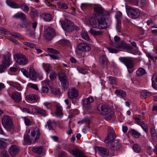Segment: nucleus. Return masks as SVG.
Listing matches in <instances>:
<instances>
[{
    "mask_svg": "<svg viewBox=\"0 0 157 157\" xmlns=\"http://www.w3.org/2000/svg\"><path fill=\"white\" fill-rule=\"evenodd\" d=\"M96 17H99L101 19L110 24L111 20L110 16V13L105 10L100 6H96L94 8Z\"/></svg>",
    "mask_w": 157,
    "mask_h": 157,
    "instance_id": "obj_1",
    "label": "nucleus"
},
{
    "mask_svg": "<svg viewBox=\"0 0 157 157\" xmlns=\"http://www.w3.org/2000/svg\"><path fill=\"white\" fill-rule=\"evenodd\" d=\"M89 20L93 27L99 29H104L108 28L111 24L100 18L96 17H90Z\"/></svg>",
    "mask_w": 157,
    "mask_h": 157,
    "instance_id": "obj_2",
    "label": "nucleus"
},
{
    "mask_svg": "<svg viewBox=\"0 0 157 157\" xmlns=\"http://www.w3.org/2000/svg\"><path fill=\"white\" fill-rule=\"evenodd\" d=\"M100 113L105 116V118L107 120H110L114 116V113L108 105L100 104L97 107Z\"/></svg>",
    "mask_w": 157,
    "mask_h": 157,
    "instance_id": "obj_3",
    "label": "nucleus"
},
{
    "mask_svg": "<svg viewBox=\"0 0 157 157\" xmlns=\"http://www.w3.org/2000/svg\"><path fill=\"white\" fill-rule=\"evenodd\" d=\"M2 124L7 131H11L14 129L12 119L9 115H4L3 116L2 119Z\"/></svg>",
    "mask_w": 157,
    "mask_h": 157,
    "instance_id": "obj_4",
    "label": "nucleus"
},
{
    "mask_svg": "<svg viewBox=\"0 0 157 157\" xmlns=\"http://www.w3.org/2000/svg\"><path fill=\"white\" fill-rule=\"evenodd\" d=\"M119 60L126 66L129 73H132L133 70H129V69H132L135 65V63L133 59L128 57H121L119 58Z\"/></svg>",
    "mask_w": 157,
    "mask_h": 157,
    "instance_id": "obj_5",
    "label": "nucleus"
},
{
    "mask_svg": "<svg viewBox=\"0 0 157 157\" xmlns=\"http://www.w3.org/2000/svg\"><path fill=\"white\" fill-rule=\"evenodd\" d=\"M126 10L128 16L132 19H137L140 15V11L138 9L128 6Z\"/></svg>",
    "mask_w": 157,
    "mask_h": 157,
    "instance_id": "obj_6",
    "label": "nucleus"
},
{
    "mask_svg": "<svg viewBox=\"0 0 157 157\" xmlns=\"http://www.w3.org/2000/svg\"><path fill=\"white\" fill-rule=\"evenodd\" d=\"M10 56L11 55L9 53L4 55V59L2 61V64L0 65V73L4 72L10 66L11 63Z\"/></svg>",
    "mask_w": 157,
    "mask_h": 157,
    "instance_id": "obj_7",
    "label": "nucleus"
},
{
    "mask_svg": "<svg viewBox=\"0 0 157 157\" xmlns=\"http://www.w3.org/2000/svg\"><path fill=\"white\" fill-rule=\"evenodd\" d=\"M56 35L55 31L52 28L49 27L44 29L43 36L46 40H51Z\"/></svg>",
    "mask_w": 157,
    "mask_h": 157,
    "instance_id": "obj_8",
    "label": "nucleus"
},
{
    "mask_svg": "<svg viewBox=\"0 0 157 157\" xmlns=\"http://www.w3.org/2000/svg\"><path fill=\"white\" fill-rule=\"evenodd\" d=\"M59 79L61 83L62 88L66 90L69 86V82L66 75L64 72H60L58 75Z\"/></svg>",
    "mask_w": 157,
    "mask_h": 157,
    "instance_id": "obj_9",
    "label": "nucleus"
},
{
    "mask_svg": "<svg viewBox=\"0 0 157 157\" xmlns=\"http://www.w3.org/2000/svg\"><path fill=\"white\" fill-rule=\"evenodd\" d=\"M61 26L63 29L67 32H70L74 29L73 23L70 20L60 21Z\"/></svg>",
    "mask_w": 157,
    "mask_h": 157,
    "instance_id": "obj_10",
    "label": "nucleus"
},
{
    "mask_svg": "<svg viewBox=\"0 0 157 157\" xmlns=\"http://www.w3.org/2000/svg\"><path fill=\"white\" fill-rule=\"evenodd\" d=\"M108 134L107 137L104 140L105 143L109 144H112L113 142L115 140L116 137V135L114 130L113 129L110 127H109L108 129Z\"/></svg>",
    "mask_w": 157,
    "mask_h": 157,
    "instance_id": "obj_11",
    "label": "nucleus"
},
{
    "mask_svg": "<svg viewBox=\"0 0 157 157\" xmlns=\"http://www.w3.org/2000/svg\"><path fill=\"white\" fill-rule=\"evenodd\" d=\"M16 62L20 65H25L28 63V60L26 57L21 53H17L14 56Z\"/></svg>",
    "mask_w": 157,
    "mask_h": 157,
    "instance_id": "obj_12",
    "label": "nucleus"
},
{
    "mask_svg": "<svg viewBox=\"0 0 157 157\" xmlns=\"http://www.w3.org/2000/svg\"><path fill=\"white\" fill-rule=\"evenodd\" d=\"M32 140L34 143H35L39 140L40 136V129L37 127H33L30 134Z\"/></svg>",
    "mask_w": 157,
    "mask_h": 157,
    "instance_id": "obj_13",
    "label": "nucleus"
},
{
    "mask_svg": "<svg viewBox=\"0 0 157 157\" xmlns=\"http://www.w3.org/2000/svg\"><path fill=\"white\" fill-rule=\"evenodd\" d=\"M67 94L68 98L72 100L73 103V99L74 98L77 97L79 95L78 90L75 88H73L70 90Z\"/></svg>",
    "mask_w": 157,
    "mask_h": 157,
    "instance_id": "obj_14",
    "label": "nucleus"
},
{
    "mask_svg": "<svg viewBox=\"0 0 157 157\" xmlns=\"http://www.w3.org/2000/svg\"><path fill=\"white\" fill-rule=\"evenodd\" d=\"M94 99L92 97H89L88 98L84 99L83 100L82 105L83 107L86 109H88L91 108L90 104L93 102Z\"/></svg>",
    "mask_w": 157,
    "mask_h": 157,
    "instance_id": "obj_15",
    "label": "nucleus"
},
{
    "mask_svg": "<svg viewBox=\"0 0 157 157\" xmlns=\"http://www.w3.org/2000/svg\"><path fill=\"white\" fill-rule=\"evenodd\" d=\"M96 149L98 151L99 155L102 157H107L109 154V151L106 148L101 147H97Z\"/></svg>",
    "mask_w": 157,
    "mask_h": 157,
    "instance_id": "obj_16",
    "label": "nucleus"
},
{
    "mask_svg": "<svg viewBox=\"0 0 157 157\" xmlns=\"http://www.w3.org/2000/svg\"><path fill=\"white\" fill-rule=\"evenodd\" d=\"M69 152L75 157H86L84 153L78 148L71 150Z\"/></svg>",
    "mask_w": 157,
    "mask_h": 157,
    "instance_id": "obj_17",
    "label": "nucleus"
},
{
    "mask_svg": "<svg viewBox=\"0 0 157 157\" xmlns=\"http://www.w3.org/2000/svg\"><path fill=\"white\" fill-rule=\"evenodd\" d=\"M10 97L15 102H19L21 100V94L17 92H13L11 94H9Z\"/></svg>",
    "mask_w": 157,
    "mask_h": 157,
    "instance_id": "obj_18",
    "label": "nucleus"
},
{
    "mask_svg": "<svg viewBox=\"0 0 157 157\" xmlns=\"http://www.w3.org/2000/svg\"><path fill=\"white\" fill-rule=\"evenodd\" d=\"M77 48L78 50L84 51H88L90 49L89 45L84 43H79Z\"/></svg>",
    "mask_w": 157,
    "mask_h": 157,
    "instance_id": "obj_19",
    "label": "nucleus"
},
{
    "mask_svg": "<svg viewBox=\"0 0 157 157\" xmlns=\"http://www.w3.org/2000/svg\"><path fill=\"white\" fill-rule=\"evenodd\" d=\"M110 149L113 151L118 150L121 147V145L118 140H115L113 142L110 144Z\"/></svg>",
    "mask_w": 157,
    "mask_h": 157,
    "instance_id": "obj_20",
    "label": "nucleus"
},
{
    "mask_svg": "<svg viewBox=\"0 0 157 157\" xmlns=\"http://www.w3.org/2000/svg\"><path fill=\"white\" fill-rule=\"evenodd\" d=\"M39 99L37 95L31 94L27 95L25 97L26 100L28 101H31L33 102H36Z\"/></svg>",
    "mask_w": 157,
    "mask_h": 157,
    "instance_id": "obj_21",
    "label": "nucleus"
},
{
    "mask_svg": "<svg viewBox=\"0 0 157 157\" xmlns=\"http://www.w3.org/2000/svg\"><path fill=\"white\" fill-rule=\"evenodd\" d=\"M19 149L16 145H12L9 149V153L12 156H15L19 152Z\"/></svg>",
    "mask_w": 157,
    "mask_h": 157,
    "instance_id": "obj_22",
    "label": "nucleus"
},
{
    "mask_svg": "<svg viewBox=\"0 0 157 157\" xmlns=\"http://www.w3.org/2000/svg\"><path fill=\"white\" fill-rule=\"evenodd\" d=\"M29 77L32 80L36 81L37 75L35 71L32 67H30L29 70Z\"/></svg>",
    "mask_w": 157,
    "mask_h": 157,
    "instance_id": "obj_23",
    "label": "nucleus"
},
{
    "mask_svg": "<svg viewBox=\"0 0 157 157\" xmlns=\"http://www.w3.org/2000/svg\"><path fill=\"white\" fill-rule=\"evenodd\" d=\"M32 111L34 112L35 113L40 114L43 116H47L46 111L40 108H33Z\"/></svg>",
    "mask_w": 157,
    "mask_h": 157,
    "instance_id": "obj_24",
    "label": "nucleus"
},
{
    "mask_svg": "<svg viewBox=\"0 0 157 157\" xmlns=\"http://www.w3.org/2000/svg\"><path fill=\"white\" fill-rule=\"evenodd\" d=\"M32 151L34 153L38 155H41L45 152L44 149L42 146L39 147H34L33 148Z\"/></svg>",
    "mask_w": 157,
    "mask_h": 157,
    "instance_id": "obj_25",
    "label": "nucleus"
},
{
    "mask_svg": "<svg viewBox=\"0 0 157 157\" xmlns=\"http://www.w3.org/2000/svg\"><path fill=\"white\" fill-rule=\"evenodd\" d=\"M13 18H20L22 20L24 21L26 19V16L22 12H18L14 15Z\"/></svg>",
    "mask_w": 157,
    "mask_h": 157,
    "instance_id": "obj_26",
    "label": "nucleus"
},
{
    "mask_svg": "<svg viewBox=\"0 0 157 157\" xmlns=\"http://www.w3.org/2000/svg\"><path fill=\"white\" fill-rule=\"evenodd\" d=\"M41 17L44 21L47 22L50 21L52 18L51 15L47 13H43L41 15Z\"/></svg>",
    "mask_w": 157,
    "mask_h": 157,
    "instance_id": "obj_27",
    "label": "nucleus"
},
{
    "mask_svg": "<svg viewBox=\"0 0 157 157\" xmlns=\"http://www.w3.org/2000/svg\"><path fill=\"white\" fill-rule=\"evenodd\" d=\"M47 124L50 130H53L56 126V123L54 121L49 120L47 122Z\"/></svg>",
    "mask_w": 157,
    "mask_h": 157,
    "instance_id": "obj_28",
    "label": "nucleus"
},
{
    "mask_svg": "<svg viewBox=\"0 0 157 157\" xmlns=\"http://www.w3.org/2000/svg\"><path fill=\"white\" fill-rule=\"evenodd\" d=\"M62 110L63 109L61 106L59 105H57L56 112V115L59 117H62L63 115Z\"/></svg>",
    "mask_w": 157,
    "mask_h": 157,
    "instance_id": "obj_29",
    "label": "nucleus"
},
{
    "mask_svg": "<svg viewBox=\"0 0 157 157\" xmlns=\"http://www.w3.org/2000/svg\"><path fill=\"white\" fill-rule=\"evenodd\" d=\"M6 2L8 6L11 8L15 9L19 8V6L15 2L9 0H6Z\"/></svg>",
    "mask_w": 157,
    "mask_h": 157,
    "instance_id": "obj_30",
    "label": "nucleus"
},
{
    "mask_svg": "<svg viewBox=\"0 0 157 157\" xmlns=\"http://www.w3.org/2000/svg\"><path fill=\"white\" fill-rule=\"evenodd\" d=\"M114 92L117 95L120 96L122 98H125L126 95V92L121 90H117Z\"/></svg>",
    "mask_w": 157,
    "mask_h": 157,
    "instance_id": "obj_31",
    "label": "nucleus"
},
{
    "mask_svg": "<svg viewBox=\"0 0 157 157\" xmlns=\"http://www.w3.org/2000/svg\"><path fill=\"white\" fill-rule=\"evenodd\" d=\"M99 62L100 64L102 67H104L106 65L107 61L105 55H103L100 56L99 59Z\"/></svg>",
    "mask_w": 157,
    "mask_h": 157,
    "instance_id": "obj_32",
    "label": "nucleus"
},
{
    "mask_svg": "<svg viewBox=\"0 0 157 157\" xmlns=\"http://www.w3.org/2000/svg\"><path fill=\"white\" fill-rule=\"evenodd\" d=\"M147 72L142 67L139 68L136 71V75L138 76H141L146 74Z\"/></svg>",
    "mask_w": 157,
    "mask_h": 157,
    "instance_id": "obj_33",
    "label": "nucleus"
},
{
    "mask_svg": "<svg viewBox=\"0 0 157 157\" xmlns=\"http://www.w3.org/2000/svg\"><path fill=\"white\" fill-rule=\"evenodd\" d=\"M81 35L83 39L87 41L90 40L87 32L84 29L82 30L81 33Z\"/></svg>",
    "mask_w": 157,
    "mask_h": 157,
    "instance_id": "obj_34",
    "label": "nucleus"
},
{
    "mask_svg": "<svg viewBox=\"0 0 157 157\" xmlns=\"http://www.w3.org/2000/svg\"><path fill=\"white\" fill-rule=\"evenodd\" d=\"M116 47L117 48H125L128 47V46L126 43L124 41H121L117 42L115 45Z\"/></svg>",
    "mask_w": 157,
    "mask_h": 157,
    "instance_id": "obj_35",
    "label": "nucleus"
},
{
    "mask_svg": "<svg viewBox=\"0 0 157 157\" xmlns=\"http://www.w3.org/2000/svg\"><path fill=\"white\" fill-rule=\"evenodd\" d=\"M108 79L109 83L113 86V87L117 85V80L115 78L112 76H109Z\"/></svg>",
    "mask_w": 157,
    "mask_h": 157,
    "instance_id": "obj_36",
    "label": "nucleus"
},
{
    "mask_svg": "<svg viewBox=\"0 0 157 157\" xmlns=\"http://www.w3.org/2000/svg\"><path fill=\"white\" fill-rule=\"evenodd\" d=\"M129 132L132 136L136 138H139L140 136V134L135 130L132 129L129 130Z\"/></svg>",
    "mask_w": 157,
    "mask_h": 157,
    "instance_id": "obj_37",
    "label": "nucleus"
},
{
    "mask_svg": "<svg viewBox=\"0 0 157 157\" xmlns=\"http://www.w3.org/2000/svg\"><path fill=\"white\" fill-rule=\"evenodd\" d=\"M57 6L60 9H67L68 8L67 4L64 2H59L57 3Z\"/></svg>",
    "mask_w": 157,
    "mask_h": 157,
    "instance_id": "obj_38",
    "label": "nucleus"
},
{
    "mask_svg": "<svg viewBox=\"0 0 157 157\" xmlns=\"http://www.w3.org/2000/svg\"><path fill=\"white\" fill-rule=\"evenodd\" d=\"M151 95V92H147L144 90L142 91L140 93V96L142 98H145L147 97H149Z\"/></svg>",
    "mask_w": 157,
    "mask_h": 157,
    "instance_id": "obj_39",
    "label": "nucleus"
},
{
    "mask_svg": "<svg viewBox=\"0 0 157 157\" xmlns=\"http://www.w3.org/2000/svg\"><path fill=\"white\" fill-rule=\"evenodd\" d=\"M10 85L19 91H20L22 89L21 85L17 82H11Z\"/></svg>",
    "mask_w": 157,
    "mask_h": 157,
    "instance_id": "obj_40",
    "label": "nucleus"
},
{
    "mask_svg": "<svg viewBox=\"0 0 157 157\" xmlns=\"http://www.w3.org/2000/svg\"><path fill=\"white\" fill-rule=\"evenodd\" d=\"M90 33L94 35H102V32L100 31H95L92 29H91L90 30Z\"/></svg>",
    "mask_w": 157,
    "mask_h": 157,
    "instance_id": "obj_41",
    "label": "nucleus"
},
{
    "mask_svg": "<svg viewBox=\"0 0 157 157\" xmlns=\"http://www.w3.org/2000/svg\"><path fill=\"white\" fill-rule=\"evenodd\" d=\"M19 8L25 12H28L29 10V7L26 4H20L19 6Z\"/></svg>",
    "mask_w": 157,
    "mask_h": 157,
    "instance_id": "obj_42",
    "label": "nucleus"
},
{
    "mask_svg": "<svg viewBox=\"0 0 157 157\" xmlns=\"http://www.w3.org/2000/svg\"><path fill=\"white\" fill-rule=\"evenodd\" d=\"M43 66L45 71L48 74L50 71V65L48 64L43 63Z\"/></svg>",
    "mask_w": 157,
    "mask_h": 157,
    "instance_id": "obj_43",
    "label": "nucleus"
},
{
    "mask_svg": "<svg viewBox=\"0 0 157 157\" xmlns=\"http://www.w3.org/2000/svg\"><path fill=\"white\" fill-rule=\"evenodd\" d=\"M57 74L56 72L54 71H52L50 72L49 78L52 81H53L56 77Z\"/></svg>",
    "mask_w": 157,
    "mask_h": 157,
    "instance_id": "obj_44",
    "label": "nucleus"
},
{
    "mask_svg": "<svg viewBox=\"0 0 157 157\" xmlns=\"http://www.w3.org/2000/svg\"><path fill=\"white\" fill-rule=\"evenodd\" d=\"M133 149L134 151L136 153H139L141 150V147L137 144H135L133 145Z\"/></svg>",
    "mask_w": 157,
    "mask_h": 157,
    "instance_id": "obj_45",
    "label": "nucleus"
},
{
    "mask_svg": "<svg viewBox=\"0 0 157 157\" xmlns=\"http://www.w3.org/2000/svg\"><path fill=\"white\" fill-rule=\"evenodd\" d=\"M23 44L31 48H34L36 46V45L35 44L29 42H24L23 43Z\"/></svg>",
    "mask_w": 157,
    "mask_h": 157,
    "instance_id": "obj_46",
    "label": "nucleus"
},
{
    "mask_svg": "<svg viewBox=\"0 0 157 157\" xmlns=\"http://www.w3.org/2000/svg\"><path fill=\"white\" fill-rule=\"evenodd\" d=\"M140 125L146 132H148V127L147 124L143 122H141L140 123Z\"/></svg>",
    "mask_w": 157,
    "mask_h": 157,
    "instance_id": "obj_47",
    "label": "nucleus"
},
{
    "mask_svg": "<svg viewBox=\"0 0 157 157\" xmlns=\"http://www.w3.org/2000/svg\"><path fill=\"white\" fill-rule=\"evenodd\" d=\"M24 138L25 141H26L27 142L29 143L30 144L31 143L32 141H33V140H32L31 138V139L30 138V136L28 135H25Z\"/></svg>",
    "mask_w": 157,
    "mask_h": 157,
    "instance_id": "obj_48",
    "label": "nucleus"
},
{
    "mask_svg": "<svg viewBox=\"0 0 157 157\" xmlns=\"http://www.w3.org/2000/svg\"><path fill=\"white\" fill-rule=\"evenodd\" d=\"M47 50L50 53H51L55 54H59V52L56 50H55L53 48H48Z\"/></svg>",
    "mask_w": 157,
    "mask_h": 157,
    "instance_id": "obj_49",
    "label": "nucleus"
},
{
    "mask_svg": "<svg viewBox=\"0 0 157 157\" xmlns=\"http://www.w3.org/2000/svg\"><path fill=\"white\" fill-rule=\"evenodd\" d=\"M151 133L152 136L154 138H153L155 140H156V133L155 129L154 128H151Z\"/></svg>",
    "mask_w": 157,
    "mask_h": 157,
    "instance_id": "obj_50",
    "label": "nucleus"
},
{
    "mask_svg": "<svg viewBox=\"0 0 157 157\" xmlns=\"http://www.w3.org/2000/svg\"><path fill=\"white\" fill-rule=\"evenodd\" d=\"M21 71L26 77H29V72H28L27 70L24 68H21Z\"/></svg>",
    "mask_w": 157,
    "mask_h": 157,
    "instance_id": "obj_51",
    "label": "nucleus"
},
{
    "mask_svg": "<svg viewBox=\"0 0 157 157\" xmlns=\"http://www.w3.org/2000/svg\"><path fill=\"white\" fill-rule=\"evenodd\" d=\"M28 86L30 88L35 90H38V88L36 84L32 83H29Z\"/></svg>",
    "mask_w": 157,
    "mask_h": 157,
    "instance_id": "obj_52",
    "label": "nucleus"
},
{
    "mask_svg": "<svg viewBox=\"0 0 157 157\" xmlns=\"http://www.w3.org/2000/svg\"><path fill=\"white\" fill-rule=\"evenodd\" d=\"M61 43L62 44L65 45H70L71 44L70 42L67 40L63 39L61 41Z\"/></svg>",
    "mask_w": 157,
    "mask_h": 157,
    "instance_id": "obj_53",
    "label": "nucleus"
},
{
    "mask_svg": "<svg viewBox=\"0 0 157 157\" xmlns=\"http://www.w3.org/2000/svg\"><path fill=\"white\" fill-rule=\"evenodd\" d=\"M90 5L87 3H83L81 5V8L82 10H84L88 8Z\"/></svg>",
    "mask_w": 157,
    "mask_h": 157,
    "instance_id": "obj_54",
    "label": "nucleus"
},
{
    "mask_svg": "<svg viewBox=\"0 0 157 157\" xmlns=\"http://www.w3.org/2000/svg\"><path fill=\"white\" fill-rule=\"evenodd\" d=\"M6 142L2 140H0V148L1 149L6 148L7 147Z\"/></svg>",
    "mask_w": 157,
    "mask_h": 157,
    "instance_id": "obj_55",
    "label": "nucleus"
},
{
    "mask_svg": "<svg viewBox=\"0 0 157 157\" xmlns=\"http://www.w3.org/2000/svg\"><path fill=\"white\" fill-rule=\"evenodd\" d=\"M12 36L16 38H21V36L19 34H18L16 33H12L10 34Z\"/></svg>",
    "mask_w": 157,
    "mask_h": 157,
    "instance_id": "obj_56",
    "label": "nucleus"
},
{
    "mask_svg": "<svg viewBox=\"0 0 157 157\" xmlns=\"http://www.w3.org/2000/svg\"><path fill=\"white\" fill-rule=\"evenodd\" d=\"M1 156L2 157H9L8 152L5 150H3L1 152Z\"/></svg>",
    "mask_w": 157,
    "mask_h": 157,
    "instance_id": "obj_57",
    "label": "nucleus"
},
{
    "mask_svg": "<svg viewBox=\"0 0 157 157\" xmlns=\"http://www.w3.org/2000/svg\"><path fill=\"white\" fill-rule=\"evenodd\" d=\"M29 23L27 22H23L20 24V26L22 28L27 27Z\"/></svg>",
    "mask_w": 157,
    "mask_h": 157,
    "instance_id": "obj_58",
    "label": "nucleus"
},
{
    "mask_svg": "<svg viewBox=\"0 0 157 157\" xmlns=\"http://www.w3.org/2000/svg\"><path fill=\"white\" fill-rule=\"evenodd\" d=\"M25 123L26 126H29L31 124V122L30 120L26 117L24 118Z\"/></svg>",
    "mask_w": 157,
    "mask_h": 157,
    "instance_id": "obj_59",
    "label": "nucleus"
},
{
    "mask_svg": "<svg viewBox=\"0 0 157 157\" xmlns=\"http://www.w3.org/2000/svg\"><path fill=\"white\" fill-rule=\"evenodd\" d=\"M49 91L48 87H43L41 88V92L43 94H46Z\"/></svg>",
    "mask_w": 157,
    "mask_h": 157,
    "instance_id": "obj_60",
    "label": "nucleus"
},
{
    "mask_svg": "<svg viewBox=\"0 0 157 157\" xmlns=\"http://www.w3.org/2000/svg\"><path fill=\"white\" fill-rule=\"evenodd\" d=\"M44 105L48 109H50L52 106L51 103L50 102H45L44 103Z\"/></svg>",
    "mask_w": 157,
    "mask_h": 157,
    "instance_id": "obj_61",
    "label": "nucleus"
},
{
    "mask_svg": "<svg viewBox=\"0 0 157 157\" xmlns=\"http://www.w3.org/2000/svg\"><path fill=\"white\" fill-rule=\"evenodd\" d=\"M31 13L32 15L34 17H36L38 16V13L37 10H33L31 11Z\"/></svg>",
    "mask_w": 157,
    "mask_h": 157,
    "instance_id": "obj_62",
    "label": "nucleus"
},
{
    "mask_svg": "<svg viewBox=\"0 0 157 157\" xmlns=\"http://www.w3.org/2000/svg\"><path fill=\"white\" fill-rule=\"evenodd\" d=\"M0 32L4 34H7L8 33V32L7 31L6 29L1 27L0 28Z\"/></svg>",
    "mask_w": 157,
    "mask_h": 157,
    "instance_id": "obj_63",
    "label": "nucleus"
},
{
    "mask_svg": "<svg viewBox=\"0 0 157 157\" xmlns=\"http://www.w3.org/2000/svg\"><path fill=\"white\" fill-rule=\"evenodd\" d=\"M108 49L109 52L110 53H116L117 52V50L114 48H108Z\"/></svg>",
    "mask_w": 157,
    "mask_h": 157,
    "instance_id": "obj_64",
    "label": "nucleus"
}]
</instances>
